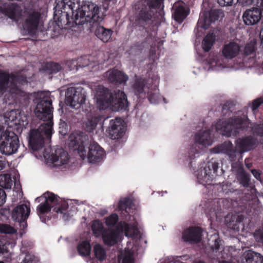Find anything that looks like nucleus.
Wrapping results in <instances>:
<instances>
[{"label":"nucleus","mask_w":263,"mask_h":263,"mask_svg":"<svg viewBox=\"0 0 263 263\" xmlns=\"http://www.w3.org/2000/svg\"><path fill=\"white\" fill-rule=\"evenodd\" d=\"M202 229L198 227H191L182 233V238L185 242L198 243L201 240Z\"/></svg>","instance_id":"obj_23"},{"label":"nucleus","mask_w":263,"mask_h":263,"mask_svg":"<svg viewBox=\"0 0 263 263\" xmlns=\"http://www.w3.org/2000/svg\"><path fill=\"white\" fill-rule=\"evenodd\" d=\"M257 42L255 40L251 41L247 44L244 48V54L247 55H251L255 52L256 50Z\"/></svg>","instance_id":"obj_44"},{"label":"nucleus","mask_w":263,"mask_h":263,"mask_svg":"<svg viewBox=\"0 0 263 263\" xmlns=\"http://www.w3.org/2000/svg\"><path fill=\"white\" fill-rule=\"evenodd\" d=\"M224 16L223 11L221 9H211L205 14L204 23L210 24L219 19H222Z\"/></svg>","instance_id":"obj_32"},{"label":"nucleus","mask_w":263,"mask_h":263,"mask_svg":"<svg viewBox=\"0 0 263 263\" xmlns=\"http://www.w3.org/2000/svg\"><path fill=\"white\" fill-rule=\"evenodd\" d=\"M124 132L125 129L121 118L117 117L110 120L109 124L106 130L108 137L111 139H119L123 136Z\"/></svg>","instance_id":"obj_15"},{"label":"nucleus","mask_w":263,"mask_h":263,"mask_svg":"<svg viewBox=\"0 0 263 263\" xmlns=\"http://www.w3.org/2000/svg\"><path fill=\"white\" fill-rule=\"evenodd\" d=\"M9 127L7 128L11 129V127L15 126V128L18 132H22L24 128L28 125V117L24 112L19 110H12L6 115Z\"/></svg>","instance_id":"obj_13"},{"label":"nucleus","mask_w":263,"mask_h":263,"mask_svg":"<svg viewBox=\"0 0 263 263\" xmlns=\"http://www.w3.org/2000/svg\"><path fill=\"white\" fill-rule=\"evenodd\" d=\"M214 247L216 250H218L219 249V243L218 242L217 240H215Z\"/></svg>","instance_id":"obj_63"},{"label":"nucleus","mask_w":263,"mask_h":263,"mask_svg":"<svg viewBox=\"0 0 263 263\" xmlns=\"http://www.w3.org/2000/svg\"><path fill=\"white\" fill-rule=\"evenodd\" d=\"M27 82L26 78L22 76L0 70V93L8 92L13 101L22 107L27 106L31 99L30 93L22 87Z\"/></svg>","instance_id":"obj_1"},{"label":"nucleus","mask_w":263,"mask_h":263,"mask_svg":"<svg viewBox=\"0 0 263 263\" xmlns=\"http://www.w3.org/2000/svg\"><path fill=\"white\" fill-rule=\"evenodd\" d=\"M261 11L257 7L246 10L243 14L242 19L246 25L256 24L261 19Z\"/></svg>","instance_id":"obj_22"},{"label":"nucleus","mask_w":263,"mask_h":263,"mask_svg":"<svg viewBox=\"0 0 263 263\" xmlns=\"http://www.w3.org/2000/svg\"><path fill=\"white\" fill-rule=\"evenodd\" d=\"M236 178L239 184L250 192L247 196V200L252 199L255 196L256 189L255 185L251 182L250 174L243 168H240L237 172Z\"/></svg>","instance_id":"obj_14"},{"label":"nucleus","mask_w":263,"mask_h":263,"mask_svg":"<svg viewBox=\"0 0 263 263\" xmlns=\"http://www.w3.org/2000/svg\"><path fill=\"white\" fill-rule=\"evenodd\" d=\"M101 7L90 2H85L79 9L78 24H85L90 25L100 23L104 19V15L100 12Z\"/></svg>","instance_id":"obj_7"},{"label":"nucleus","mask_w":263,"mask_h":263,"mask_svg":"<svg viewBox=\"0 0 263 263\" xmlns=\"http://www.w3.org/2000/svg\"><path fill=\"white\" fill-rule=\"evenodd\" d=\"M54 9V19L59 28L63 29L80 25L78 24V13L73 16L60 9H56L55 7Z\"/></svg>","instance_id":"obj_12"},{"label":"nucleus","mask_w":263,"mask_h":263,"mask_svg":"<svg viewBox=\"0 0 263 263\" xmlns=\"http://www.w3.org/2000/svg\"><path fill=\"white\" fill-rule=\"evenodd\" d=\"M132 201L129 198H125L121 200L118 203V208L122 213L124 212L127 215L129 214L130 210L132 209Z\"/></svg>","instance_id":"obj_39"},{"label":"nucleus","mask_w":263,"mask_h":263,"mask_svg":"<svg viewBox=\"0 0 263 263\" xmlns=\"http://www.w3.org/2000/svg\"><path fill=\"white\" fill-rule=\"evenodd\" d=\"M134 259L131 256L126 255L123 258L122 263H134Z\"/></svg>","instance_id":"obj_59"},{"label":"nucleus","mask_w":263,"mask_h":263,"mask_svg":"<svg viewBox=\"0 0 263 263\" xmlns=\"http://www.w3.org/2000/svg\"><path fill=\"white\" fill-rule=\"evenodd\" d=\"M174 12L173 16L175 21L181 23L186 17L189 12L182 4H176L174 6Z\"/></svg>","instance_id":"obj_31"},{"label":"nucleus","mask_w":263,"mask_h":263,"mask_svg":"<svg viewBox=\"0 0 263 263\" xmlns=\"http://www.w3.org/2000/svg\"><path fill=\"white\" fill-rule=\"evenodd\" d=\"M257 139L251 135L238 138L235 142L240 154L253 150L257 146Z\"/></svg>","instance_id":"obj_18"},{"label":"nucleus","mask_w":263,"mask_h":263,"mask_svg":"<svg viewBox=\"0 0 263 263\" xmlns=\"http://www.w3.org/2000/svg\"><path fill=\"white\" fill-rule=\"evenodd\" d=\"M253 176L258 180H261L260 172L259 170L256 169H251L250 170Z\"/></svg>","instance_id":"obj_57"},{"label":"nucleus","mask_w":263,"mask_h":263,"mask_svg":"<svg viewBox=\"0 0 263 263\" xmlns=\"http://www.w3.org/2000/svg\"><path fill=\"white\" fill-rule=\"evenodd\" d=\"M30 213V206L26 204L18 205L14 208L12 213L13 220L20 223L23 229L27 227V219Z\"/></svg>","instance_id":"obj_16"},{"label":"nucleus","mask_w":263,"mask_h":263,"mask_svg":"<svg viewBox=\"0 0 263 263\" xmlns=\"http://www.w3.org/2000/svg\"><path fill=\"white\" fill-rule=\"evenodd\" d=\"M40 20L41 14L39 12L33 11L30 13L23 24V28L25 33L32 36L35 35Z\"/></svg>","instance_id":"obj_17"},{"label":"nucleus","mask_w":263,"mask_h":263,"mask_svg":"<svg viewBox=\"0 0 263 263\" xmlns=\"http://www.w3.org/2000/svg\"><path fill=\"white\" fill-rule=\"evenodd\" d=\"M86 97V92L81 87L68 88L66 92L67 104L76 109L84 104Z\"/></svg>","instance_id":"obj_11"},{"label":"nucleus","mask_w":263,"mask_h":263,"mask_svg":"<svg viewBox=\"0 0 263 263\" xmlns=\"http://www.w3.org/2000/svg\"><path fill=\"white\" fill-rule=\"evenodd\" d=\"M40 198H44L45 201L38 205L37 212L42 222H45L46 218L44 214L50 212L53 208V211L57 213L63 214L66 216V212L68 209V204L66 202H61L59 197L53 193L47 192L41 196Z\"/></svg>","instance_id":"obj_4"},{"label":"nucleus","mask_w":263,"mask_h":263,"mask_svg":"<svg viewBox=\"0 0 263 263\" xmlns=\"http://www.w3.org/2000/svg\"><path fill=\"white\" fill-rule=\"evenodd\" d=\"M97 104L100 109L104 110L110 106L115 111L125 110L128 107L127 96L123 91L116 89L111 92L106 88H103L97 93Z\"/></svg>","instance_id":"obj_3"},{"label":"nucleus","mask_w":263,"mask_h":263,"mask_svg":"<svg viewBox=\"0 0 263 263\" xmlns=\"http://www.w3.org/2000/svg\"><path fill=\"white\" fill-rule=\"evenodd\" d=\"M196 154H198V153H196ZM195 154H194V155H191V154L190 153L189 154V157H190V159L191 160V162H190V164L192 165V164L193 163V160L194 159V158H195Z\"/></svg>","instance_id":"obj_62"},{"label":"nucleus","mask_w":263,"mask_h":263,"mask_svg":"<svg viewBox=\"0 0 263 263\" xmlns=\"http://www.w3.org/2000/svg\"><path fill=\"white\" fill-rule=\"evenodd\" d=\"M2 12L9 18L17 20L21 14L20 7L15 4H10L6 6L2 10Z\"/></svg>","instance_id":"obj_28"},{"label":"nucleus","mask_w":263,"mask_h":263,"mask_svg":"<svg viewBox=\"0 0 263 263\" xmlns=\"http://www.w3.org/2000/svg\"><path fill=\"white\" fill-rule=\"evenodd\" d=\"M50 160L53 163L62 165L68 162V155L67 152L63 148L57 149L54 153H52L50 156Z\"/></svg>","instance_id":"obj_27"},{"label":"nucleus","mask_w":263,"mask_h":263,"mask_svg":"<svg viewBox=\"0 0 263 263\" xmlns=\"http://www.w3.org/2000/svg\"><path fill=\"white\" fill-rule=\"evenodd\" d=\"M52 101L50 97H43L37 104L34 109L36 117L40 120L47 121L44 134L47 138L50 137L52 130L53 110Z\"/></svg>","instance_id":"obj_5"},{"label":"nucleus","mask_w":263,"mask_h":263,"mask_svg":"<svg viewBox=\"0 0 263 263\" xmlns=\"http://www.w3.org/2000/svg\"><path fill=\"white\" fill-rule=\"evenodd\" d=\"M62 66L59 63L50 62H47L43 65L42 70L48 74L56 73L61 70Z\"/></svg>","instance_id":"obj_35"},{"label":"nucleus","mask_w":263,"mask_h":263,"mask_svg":"<svg viewBox=\"0 0 263 263\" xmlns=\"http://www.w3.org/2000/svg\"><path fill=\"white\" fill-rule=\"evenodd\" d=\"M93 252L95 258L100 261H103L106 257L105 249L99 243H97L93 246Z\"/></svg>","instance_id":"obj_38"},{"label":"nucleus","mask_w":263,"mask_h":263,"mask_svg":"<svg viewBox=\"0 0 263 263\" xmlns=\"http://www.w3.org/2000/svg\"><path fill=\"white\" fill-rule=\"evenodd\" d=\"M15 232L14 229L6 224H0V233L3 234H13Z\"/></svg>","instance_id":"obj_47"},{"label":"nucleus","mask_w":263,"mask_h":263,"mask_svg":"<svg viewBox=\"0 0 263 263\" xmlns=\"http://www.w3.org/2000/svg\"><path fill=\"white\" fill-rule=\"evenodd\" d=\"M105 229L103 223L99 220H95L93 221L91 225V230L96 237H98L102 236Z\"/></svg>","instance_id":"obj_41"},{"label":"nucleus","mask_w":263,"mask_h":263,"mask_svg":"<svg viewBox=\"0 0 263 263\" xmlns=\"http://www.w3.org/2000/svg\"><path fill=\"white\" fill-rule=\"evenodd\" d=\"M231 221H230V226H231L232 229L235 230H239V224H240L243 220V217L242 215H234L231 217Z\"/></svg>","instance_id":"obj_45"},{"label":"nucleus","mask_w":263,"mask_h":263,"mask_svg":"<svg viewBox=\"0 0 263 263\" xmlns=\"http://www.w3.org/2000/svg\"><path fill=\"white\" fill-rule=\"evenodd\" d=\"M254 237L257 242L263 244V229L256 231L254 233Z\"/></svg>","instance_id":"obj_52"},{"label":"nucleus","mask_w":263,"mask_h":263,"mask_svg":"<svg viewBox=\"0 0 263 263\" xmlns=\"http://www.w3.org/2000/svg\"><path fill=\"white\" fill-rule=\"evenodd\" d=\"M6 159L3 156H0V171L4 169L6 165Z\"/></svg>","instance_id":"obj_60"},{"label":"nucleus","mask_w":263,"mask_h":263,"mask_svg":"<svg viewBox=\"0 0 263 263\" xmlns=\"http://www.w3.org/2000/svg\"><path fill=\"white\" fill-rule=\"evenodd\" d=\"M262 104H263V97L257 98L253 100L252 104L253 111L256 110Z\"/></svg>","instance_id":"obj_50"},{"label":"nucleus","mask_w":263,"mask_h":263,"mask_svg":"<svg viewBox=\"0 0 263 263\" xmlns=\"http://www.w3.org/2000/svg\"><path fill=\"white\" fill-rule=\"evenodd\" d=\"M105 224L108 227H114L119 221V216L116 213H112L105 218Z\"/></svg>","instance_id":"obj_46"},{"label":"nucleus","mask_w":263,"mask_h":263,"mask_svg":"<svg viewBox=\"0 0 263 263\" xmlns=\"http://www.w3.org/2000/svg\"><path fill=\"white\" fill-rule=\"evenodd\" d=\"M218 203L220 204V206L221 207L220 204H222V208L223 209H229L231 206V203L229 202V200L227 199H220Z\"/></svg>","instance_id":"obj_55"},{"label":"nucleus","mask_w":263,"mask_h":263,"mask_svg":"<svg viewBox=\"0 0 263 263\" xmlns=\"http://www.w3.org/2000/svg\"><path fill=\"white\" fill-rule=\"evenodd\" d=\"M216 36L213 33H208L203 39L202 43L203 50L209 52L215 42Z\"/></svg>","instance_id":"obj_36"},{"label":"nucleus","mask_w":263,"mask_h":263,"mask_svg":"<svg viewBox=\"0 0 263 263\" xmlns=\"http://www.w3.org/2000/svg\"><path fill=\"white\" fill-rule=\"evenodd\" d=\"M237 2L242 6H247L252 5L253 0H237Z\"/></svg>","instance_id":"obj_58"},{"label":"nucleus","mask_w":263,"mask_h":263,"mask_svg":"<svg viewBox=\"0 0 263 263\" xmlns=\"http://www.w3.org/2000/svg\"><path fill=\"white\" fill-rule=\"evenodd\" d=\"M212 152L215 154L222 153L228 156L230 160L234 162L236 160L237 151L230 141H225L212 148Z\"/></svg>","instance_id":"obj_19"},{"label":"nucleus","mask_w":263,"mask_h":263,"mask_svg":"<svg viewBox=\"0 0 263 263\" xmlns=\"http://www.w3.org/2000/svg\"><path fill=\"white\" fill-rule=\"evenodd\" d=\"M100 23H96L89 26L90 32H94L95 35L103 43L108 42L111 39L113 31L110 29L106 28L99 25Z\"/></svg>","instance_id":"obj_20"},{"label":"nucleus","mask_w":263,"mask_h":263,"mask_svg":"<svg viewBox=\"0 0 263 263\" xmlns=\"http://www.w3.org/2000/svg\"><path fill=\"white\" fill-rule=\"evenodd\" d=\"M44 138L38 129H31L29 133L28 144L30 148L37 151L44 145Z\"/></svg>","instance_id":"obj_21"},{"label":"nucleus","mask_w":263,"mask_h":263,"mask_svg":"<svg viewBox=\"0 0 263 263\" xmlns=\"http://www.w3.org/2000/svg\"><path fill=\"white\" fill-rule=\"evenodd\" d=\"M150 86V84H147L145 79L140 78L135 80L133 88L134 93L139 99H144L146 98L148 88Z\"/></svg>","instance_id":"obj_25"},{"label":"nucleus","mask_w":263,"mask_h":263,"mask_svg":"<svg viewBox=\"0 0 263 263\" xmlns=\"http://www.w3.org/2000/svg\"><path fill=\"white\" fill-rule=\"evenodd\" d=\"M4 252V247L2 245V241H0V254H2Z\"/></svg>","instance_id":"obj_64"},{"label":"nucleus","mask_w":263,"mask_h":263,"mask_svg":"<svg viewBox=\"0 0 263 263\" xmlns=\"http://www.w3.org/2000/svg\"><path fill=\"white\" fill-rule=\"evenodd\" d=\"M234 0H217L218 4L221 6H231L233 3Z\"/></svg>","instance_id":"obj_56"},{"label":"nucleus","mask_w":263,"mask_h":263,"mask_svg":"<svg viewBox=\"0 0 263 263\" xmlns=\"http://www.w3.org/2000/svg\"><path fill=\"white\" fill-rule=\"evenodd\" d=\"M101 120V117L100 116L92 117L88 119L85 124L86 131L89 133L93 132Z\"/></svg>","instance_id":"obj_40"},{"label":"nucleus","mask_w":263,"mask_h":263,"mask_svg":"<svg viewBox=\"0 0 263 263\" xmlns=\"http://www.w3.org/2000/svg\"><path fill=\"white\" fill-rule=\"evenodd\" d=\"M257 8L263 11V0H257L256 3Z\"/></svg>","instance_id":"obj_61"},{"label":"nucleus","mask_w":263,"mask_h":263,"mask_svg":"<svg viewBox=\"0 0 263 263\" xmlns=\"http://www.w3.org/2000/svg\"><path fill=\"white\" fill-rule=\"evenodd\" d=\"M135 223H128L125 221H120L118 223L116 230L109 228L105 229L102 235L104 243L108 246H112L118 242L119 237L118 231L124 232L128 237L134 236L137 231Z\"/></svg>","instance_id":"obj_6"},{"label":"nucleus","mask_w":263,"mask_h":263,"mask_svg":"<svg viewBox=\"0 0 263 263\" xmlns=\"http://www.w3.org/2000/svg\"><path fill=\"white\" fill-rule=\"evenodd\" d=\"M246 263H263V260L258 258L254 252L249 251L245 255Z\"/></svg>","instance_id":"obj_43"},{"label":"nucleus","mask_w":263,"mask_h":263,"mask_svg":"<svg viewBox=\"0 0 263 263\" xmlns=\"http://www.w3.org/2000/svg\"><path fill=\"white\" fill-rule=\"evenodd\" d=\"M6 194L5 191L0 189V206H2L6 202Z\"/></svg>","instance_id":"obj_54"},{"label":"nucleus","mask_w":263,"mask_h":263,"mask_svg":"<svg viewBox=\"0 0 263 263\" xmlns=\"http://www.w3.org/2000/svg\"><path fill=\"white\" fill-rule=\"evenodd\" d=\"M37 258L30 253H26L22 263H37Z\"/></svg>","instance_id":"obj_49"},{"label":"nucleus","mask_w":263,"mask_h":263,"mask_svg":"<svg viewBox=\"0 0 263 263\" xmlns=\"http://www.w3.org/2000/svg\"><path fill=\"white\" fill-rule=\"evenodd\" d=\"M107 74L109 81L114 84H125L128 80L127 75L118 69L109 70Z\"/></svg>","instance_id":"obj_26"},{"label":"nucleus","mask_w":263,"mask_h":263,"mask_svg":"<svg viewBox=\"0 0 263 263\" xmlns=\"http://www.w3.org/2000/svg\"><path fill=\"white\" fill-rule=\"evenodd\" d=\"M254 132L261 137H263V123L262 124H257L253 128Z\"/></svg>","instance_id":"obj_53"},{"label":"nucleus","mask_w":263,"mask_h":263,"mask_svg":"<svg viewBox=\"0 0 263 263\" xmlns=\"http://www.w3.org/2000/svg\"><path fill=\"white\" fill-rule=\"evenodd\" d=\"M13 181L11 175L9 174L0 175V186L6 189H11Z\"/></svg>","instance_id":"obj_42"},{"label":"nucleus","mask_w":263,"mask_h":263,"mask_svg":"<svg viewBox=\"0 0 263 263\" xmlns=\"http://www.w3.org/2000/svg\"><path fill=\"white\" fill-rule=\"evenodd\" d=\"M0 129V152L6 156L16 153L20 146L18 136L9 128Z\"/></svg>","instance_id":"obj_9"},{"label":"nucleus","mask_w":263,"mask_h":263,"mask_svg":"<svg viewBox=\"0 0 263 263\" xmlns=\"http://www.w3.org/2000/svg\"><path fill=\"white\" fill-rule=\"evenodd\" d=\"M79 254L82 256H88L91 252V245L87 240L80 242L77 246Z\"/></svg>","instance_id":"obj_37"},{"label":"nucleus","mask_w":263,"mask_h":263,"mask_svg":"<svg viewBox=\"0 0 263 263\" xmlns=\"http://www.w3.org/2000/svg\"><path fill=\"white\" fill-rule=\"evenodd\" d=\"M232 105V103L230 102H227L222 105L221 108V112L223 116L228 117L231 115L232 112V110H231Z\"/></svg>","instance_id":"obj_48"},{"label":"nucleus","mask_w":263,"mask_h":263,"mask_svg":"<svg viewBox=\"0 0 263 263\" xmlns=\"http://www.w3.org/2000/svg\"><path fill=\"white\" fill-rule=\"evenodd\" d=\"M159 96V89L157 85H151L150 87L148 88L146 97L147 98L151 103H157L160 99Z\"/></svg>","instance_id":"obj_34"},{"label":"nucleus","mask_w":263,"mask_h":263,"mask_svg":"<svg viewBox=\"0 0 263 263\" xmlns=\"http://www.w3.org/2000/svg\"><path fill=\"white\" fill-rule=\"evenodd\" d=\"M249 123L247 118L234 116L223 122L222 128L228 136H236L239 131L246 132L249 128Z\"/></svg>","instance_id":"obj_10"},{"label":"nucleus","mask_w":263,"mask_h":263,"mask_svg":"<svg viewBox=\"0 0 263 263\" xmlns=\"http://www.w3.org/2000/svg\"><path fill=\"white\" fill-rule=\"evenodd\" d=\"M56 9H60L67 12L71 15H76L78 12V17L79 16L80 5L75 3L74 0H61L57 3L55 6Z\"/></svg>","instance_id":"obj_24"},{"label":"nucleus","mask_w":263,"mask_h":263,"mask_svg":"<svg viewBox=\"0 0 263 263\" xmlns=\"http://www.w3.org/2000/svg\"><path fill=\"white\" fill-rule=\"evenodd\" d=\"M164 0H141L137 5V18L140 23L151 21L154 11L164 7Z\"/></svg>","instance_id":"obj_8"},{"label":"nucleus","mask_w":263,"mask_h":263,"mask_svg":"<svg viewBox=\"0 0 263 263\" xmlns=\"http://www.w3.org/2000/svg\"><path fill=\"white\" fill-rule=\"evenodd\" d=\"M219 164L217 161L214 159H212L208 162L204 168L205 177H208V179H212L214 176H217Z\"/></svg>","instance_id":"obj_30"},{"label":"nucleus","mask_w":263,"mask_h":263,"mask_svg":"<svg viewBox=\"0 0 263 263\" xmlns=\"http://www.w3.org/2000/svg\"><path fill=\"white\" fill-rule=\"evenodd\" d=\"M195 138L196 143L203 146L210 145L211 144V133L209 130L196 133Z\"/></svg>","instance_id":"obj_33"},{"label":"nucleus","mask_w":263,"mask_h":263,"mask_svg":"<svg viewBox=\"0 0 263 263\" xmlns=\"http://www.w3.org/2000/svg\"><path fill=\"white\" fill-rule=\"evenodd\" d=\"M69 146L77 150L83 160L87 158L90 163L101 162L105 156V151L97 142L89 143L88 135L83 132L77 131L70 135Z\"/></svg>","instance_id":"obj_2"},{"label":"nucleus","mask_w":263,"mask_h":263,"mask_svg":"<svg viewBox=\"0 0 263 263\" xmlns=\"http://www.w3.org/2000/svg\"><path fill=\"white\" fill-rule=\"evenodd\" d=\"M67 133V125L64 121H61L59 124V133L62 135H65Z\"/></svg>","instance_id":"obj_51"},{"label":"nucleus","mask_w":263,"mask_h":263,"mask_svg":"<svg viewBox=\"0 0 263 263\" xmlns=\"http://www.w3.org/2000/svg\"><path fill=\"white\" fill-rule=\"evenodd\" d=\"M240 50V46L235 42L226 44L222 49V54L227 59H231L236 57Z\"/></svg>","instance_id":"obj_29"}]
</instances>
